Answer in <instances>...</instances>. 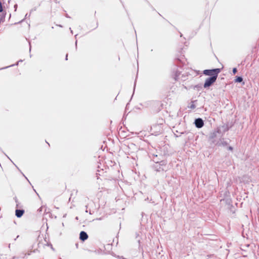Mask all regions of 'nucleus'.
Instances as JSON below:
<instances>
[{
    "label": "nucleus",
    "instance_id": "17",
    "mask_svg": "<svg viewBox=\"0 0 259 259\" xmlns=\"http://www.w3.org/2000/svg\"><path fill=\"white\" fill-rule=\"evenodd\" d=\"M191 108H195V106H194V105H192L191 106Z\"/></svg>",
    "mask_w": 259,
    "mask_h": 259
},
{
    "label": "nucleus",
    "instance_id": "24",
    "mask_svg": "<svg viewBox=\"0 0 259 259\" xmlns=\"http://www.w3.org/2000/svg\"><path fill=\"white\" fill-rule=\"evenodd\" d=\"M62 225L63 226H64V223H62Z\"/></svg>",
    "mask_w": 259,
    "mask_h": 259
},
{
    "label": "nucleus",
    "instance_id": "13",
    "mask_svg": "<svg viewBox=\"0 0 259 259\" xmlns=\"http://www.w3.org/2000/svg\"><path fill=\"white\" fill-rule=\"evenodd\" d=\"M228 150L232 151L233 150V147L231 146H229L228 147Z\"/></svg>",
    "mask_w": 259,
    "mask_h": 259
},
{
    "label": "nucleus",
    "instance_id": "23",
    "mask_svg": "<svg viewBox=\"0 0 259 259\" xmlns=\"http://www.w3.org/2000/svg\"><path fill=\"white\" fill-rule=\"evenodd\" d=\"M135 85H136V83L135 82V83H134V86H135ZM135 88V87H134V88Z\"/></svg>",
    "mask_w": 259,
    "mask_h": 259
},
{
    "label": "nucleus",
    "instance_id": "7",
    "mask_svg": "<svg viewBox=\"0 0 259 259\" xmlns=\"http://www.w3.org/2000/svg\"><path fill=\"white\" fill-rule=\"evenodd\" d=\"M217 145L220 146V145H222V146H226L228 144V143L227 141H226L224 139H221L220 140V141L218 143H217Z\"/></svg>",
    "mask_w": 259,
    "mask_h": 259
},
{
    "label": "nucleus",
    "instance_id": "19",
    "mask_svg": "<svg viewBox=\"0 0 259 259\" xmlns=\"http://www.w3.org/2000/svg\"><path fill=\"white\" fill-rule=\"evenodd\" d=\"M65 59H66V60H67V59H68V54L66 55Z\"/></svg>",
    "mask_w": 259,
    "mask_h": 259
},
{
    "label": "nucleus",
    "instance_id": "4",
    "mask_svg": "<svg viewBox=\"0 0 259 259\" xmlns=\"http://www.w3.org/2000/svg\"><path fill=\"white\" fill-rule=\"evenodd\" d=\"M220 134V130L217 128L213 132L211 133L209 135V139L212 140L213 142H214V139L218 137V135Z\"/></svg>",
    "mask_w": 259,
    "mask_h": 259
},
{
    "label": "nucleus",
    "instance_id": "6",
    "mask_svg": "<svg viewBox=\"0 0 259 259\" xmlns=\"http://www.w3.org/2000/svg\"><path fill=\"white\" fill-rule=\"evenodd\" d=\"M24 213L23 209H16L15 211V215L18 218L21 217Z\"/></svg>",
    "mask_w": 259,
    "mask_h": 259
},
{
    "label": "nucleus",
    "instance_id": "12",
    "mask_svg": "<svg viewBox=\"0 0 259 259\" xmlns=\"http://www.w3.org/2000/svg\"><path fill=\"white\" fill-rule=\"evenodd\" d=\"M163 123V120L162 119H161L159 121V124H162Z\"/></svg>",
    "mask_w": 259,
    "mask_h": 259
},
{
    "label": "nucleus",
    "instance_id": "18",
    "mask_svg": "<svg viewBox=\"0 0 259 259\" xmlns=\"http://www.w3.org/2000/svg\"><path fill=\"white\" fill-rule=\"evenodd\" d=\"M77 40H76V41H75V47H76V49H77Z\"/></svg>",
    "mask_w": 259,
    "mask_h": 259
},
{
    "label": "nucleus",
    "instance_id": "16",
    "mask_svg": "<svg viewBox=\"0 0 259 259\" xmlns=\"http://www.w3.org/2000/svg\"><path fill=\"white\" fill-rule=\"evenodd\" d=\"M24 22V19H23L19 22V23H23Z\"/></svg>",
    "mask_w": 259,
    "mask_h": 259
},
{
    "label": "nucleus",
    "instance_id": "1",
    "mask_svg": "<svg viewBox=\"0 0 259 259\" xmlns=\"http://www.w3.org/2000/svg\"><path fill=\"white\" fill-rule=\"evenodd\" d=\"M221 69L220 68H215L212 69H205L203 71V73L205 75H208L210 76H215L217 78L218 76V74L221 72Z\"/></svg>",
    "mask_w": 259,
    "mask_h": 259
},
{
    "label": "nucleus",
    "instance_id": "5",
    "mask_svg": "<svg viewBox=\"0 0 259 259\" xmlns=\"http://www.w3.org/2000/svg\"><path fill=\"white\" fill-rule=\"evenodd\" d=\"M88 238V235L84 231H81L79 234V239L84 241Z\"/></svg>",
    "mask_w": 259,
    "mask_h": 259
},
{
    "label": "nucleus",
    "instance_id": "3",
    "mask_svg": "<svg viewBox=\"0 0 259 259\" xmlns=\"http://www.w3.org/2000/svg\"><path fill=\"white\" fill-rule=\"evenodd\" d=\"M194 124L196 127L200 128L203 126L204 121L201 118H198L195 120Z\"/></svg>",
    "mask_w": 259,
    "mask_h": 259
},
{
    "label": "nucleus",
    "instance_id": "22",
    "mask_svg": "<svg viewBox=\"0 0 259 259\" xmlns=\"http://www.w3.org/2000/svg\"><path fill=\"white\" fill-rule=\"evenodd\" d=\"M71 33H73V31L71 30Z\"/></svg>",
    "mask_w": 259,
    "mask_h": 259
},
{
    "label": "nucleus",
    "instance_id": "15",
    "mask_svg": "<svg viewBox=\"0 0 259 259\" xmlns=\"http://www.w3.org/2000/svg\"><path fill=\"white\" fill-rule=\"evenodd\" d=\"M20 62H22V60H20L19 61H18L17 62V63H16V65H18V64H19V63Z\"/></svg>",
    "mask_w": 259,
    "mask_h": 259
},
{
    "label": "nucleus",
    "instance_id": "11",
    "mask_svg": "<svg viewBox=\"0 0 259 259\" xmlns=\"http://www.w3.org/2000/svg\"><path fill=\"white\" fill-rule=\"evenodd\" d=\"M237 72V69L236 68H234L233 69V74H235Z\"/></svg>",
    "mask_w": 259,
    "mask_h": 259
},
{
    "label": "nucleus",
    "instance_id": "20",
    "mask_svg": "<svg viewBox=\"0 0 259 259\" xmlns=\"http://www.w3.org/2000/svg\"><path fill=\"white\" fill-rule=\"evenodd\" d=\"M29 46H30V43L29 42ZM31 51V46H30V48H29V51Z\"/></svg>",
    "mask_w": 259,
    "mask_h": 259
},
{
    "label": "nucleus",
    "instance_id": "10",
    "mask_svg": "<svg viewBox=\"0 0 259 259\" xmlns=\"http://www.w3.org/2000/svg\"><path fill=\"white\" fill-rule=\"evenodd\" d=\"M3 11V6H2L1 2H0V12H2Z\"/></svg>",
    "mask_w": 259,
    "mask_h": 259
},
{
    "label": "nucleus",
    "instance_id": "25",
    "mask_svg": "<svg viewBox=\"0 0 259 259\" xmlns=\"http://www.w3.org/2000/svg\"><path fill=\"white\" fill-rule=\"evenodd\" d=\"M122 259H126L125 258L123 257Z\"/></svg>",
    "mask_w": 259,
    "mask_h": 259
},
{
    "label": "nucleus",
    "instance_id": "26",
    "mask_svg": "<svg viewBox=\"0 0 259 259\" xmlns=\"http://www.w3.org/2000/svg\"><path fill=\"white\" fill-rule=\"evenodd\" d=\"M59 259H61V258H59Z\"/></svg>",
    "mask_w": 259,
    "mask_h": 259
},
{
    "label": "nucleus",
    "instance_id": "14",
    "mask_svg": "<svg viewBox=\"0 0 259 259\" xmlns=\"http://www.w3.org/2000/svg\"><path fill=\"white\" fill-rule=\"evenodd\" d=\"M180 61V59H177L176 60V63H178V62Z\"/></svg>",
    "mask_w": 259,
    "mask_h": 259
},
{
    "label": "nucleus",
    "instance_id": "8",
    "mask_svg": "<svg viewBox=\"0 0 259 259\" xmlns=\"http://www.w3.org/2000/svg\"><path fill=\"white\" fill-rule=\"evenodd\" d=\"M243 81V78L241 76H237L235 79V81L237 82H241Z\"/></svg>",
    "mask_w": 259,
    "mask_h": 259
},
{
    "label": "nucleus",
    "instance_id": "2",
    "mask_svg": "<svg viewBox=\"0 0 259 259\" xmlns=\"http://www.w3.org/2000/svg\"><path fill=\"white\" fill-rule=\"evenodd\" d=\"M217 79V78L215 77V76L208 77L205 80L203 87L205 89L210 87L214 82H215Z\"/></svg>",
    "mask_w": 259,
    "mask_h": 259
},
{
    "label": "nucleus",
    "instance_id": "9",
    "mask_svg": "<svg viewBox=\"0 0 259 259\" xmlns=\"http://www.w3.org/2000/svg\"><path fill=\"white\" fill-rule=\"evenodd\" d=\"M174 134H175V135L177 137H178L180 136V135H181V134H184V133H183V132L179 133V132H178V131H177L176 132V133H175Z\"/></svg>",
    "mask_w": 259,
    "mask_h": 259
},
{
    "label": "nucleus",
    "instance_id": "21",
    "mask_svg": "<svg viewBox=\"0 0 259 259\" xmlns=\"http://www.w3.org/2000/svg\"><path fill=\"white\" fill-rule=\"evenodd\" d=\"M14 65H12L9 66V67L13 66ZM8 67H9V66H8ZM6 68H8V67H6Z\"/></svg>",
    "mask_w": 259,
    "mask_h": 259
}]
</instances>
